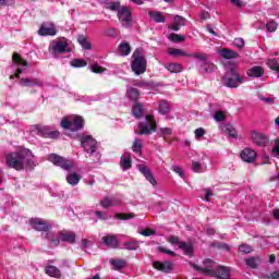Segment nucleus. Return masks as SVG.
<instances>
[{"label":"nucleus","mask_w":279,"mask_h":279,"mask_svg":"<svg viewBox=\"0 0 279 279\" xmlns=\"http://www.w3.org/2000/svg\"><path fill=\"white\" fill-rule=\"evenodd\" d=\"M7 165L16 171H33L36 167V156L27 148L11 153L7 156Z\"/></svg>","instance_id":"nucleus-1"},{"label":"nucleus","mask_w":279,"mask_h":279,"mask_svg":"<svg viewBox=\"0 0 279 279\" xmlns=\"http://www.w3.org/2000/svg\"><path fill=\"white\" fill-rule=\"evenodd\" d=\"M61 128L77 132V130L84 128V118L81 116H66L61 120Z\"/></svg>","instance_id":"nucleus-2"},{"label":"nucleus","mask_w":279,"mask_h":279,"mask_svg":"<svg viewBox=\"0 0 279 279\" xmlns=\"http://www.w3.org/2000/svg\"><path fill=\"white\" fill-rule=\"evenodd\" d=\"M131 69L134 71L135 75H143V73L147 71V61L145 60V57H143L141 49L134 51Z\"/></svg>","instance_id":"nucleus-3"},{"label":"nucleus","mask_w":279,"mask_h":279,"mask_svg":"<svg viewBox=\"0 0 279 279\" xmlns=\"http://www.w3.org/2000/svg\"><path fill=\"white\" fill-rule=\"evenodd\" d=\"M157 128L158 125L156 124V120H154V116H146L145 121L138 124V131H135V134L140 136L149 135L156 132Z\"/></svg>","instance_id":"nucleus-4"},{"label":"nucleus","mask_w":279,"mask_h":279,"mask_svg":"<svg viewBox=\"0 0 279 279\" xmlns=\"http://www.w3.org/2000/svg\"><path fill=\"white\" fill-rule=\"evenodd\" d=\"M13 62L14 64L9 68L10 71L14 72L10 75V80L19 78V75L27 69V61L23 60L19 53L13 54Z\"/></svg>","instance_id":"nucleus-5"},{"label":"nucleus","mask_w":279,"mask_h":279,"mask_svg":"<svg viewBox=\"0 0 279 279\" xmlns=\"http://www.w3.org/2000/svg\"><path fill=\"white\" fill-rule=\"evenodd\" d=\"M47 160L52 162V165H56V167H61V169H64L65 171H69V169H73V167H75L73 160L64 159V157H60V155L57 154L48 155Z\"/></svg>","instance_id":"nucleus-6"},{"label":"nucleus","mask_w":279,"mask_h":279,"mask_svg":"<svg viewBox=\"0 0 279 279\" xmlns=\"http://www.w3.org/2000/svg\"><path fill=\"white\" fill-rule=\"evenodd\" d=\"M168 243L171 245H178L179 250L185 254V256H193V244L186 242H180V238L172 235L168 238Z\"/></svg>","instance_id":"nucleus-7"},{"label":"nucleus","mask_w":279,"mask_h":279,"mask_svg":"<svg viewBox=\"0 0 279 279\" xmlns=\"http://www.w3.org/2000/svg\"><path fill=\"white\" fill-rule=\"evenodd\" d=\"M81 145L84 151L89 154V156H93V154L97 151V141H95V138H93L90 135H83L81 137Z\"/></svg>","instance_id":"nucleus-8"},{"label":"nucleus","mask_w":279,"mask_h":279,"mask_svg":"<svg viewBox=\"0 0 279 279\" xmlns=\"http://www.w3.org/2000/svg\"><path fill=\"white\" fill-rule=\"evenodd\" d=\"M118 19L123 27L132 26V12L128 7H121L118 11Z\"/></svg>","instance_id":"nucleus-9"},{"label":"nucleus","mask_w":279,"mask_h":279,"mask_svg":"<svg viewBox=\"0 0 279 279\" xmlns=\"http://www.w3.org/2000/svg\"><path fill=\"white\" fill-rule=\"evenodd\" d=\"M189 58H195L196 60L204 62L203 69L205 71V73H213V71L217 70V66H215V64L207 62L208 54H206L204 52H196V53L190 54Z\"/></svg>","instance_id":"nucleus-10"},{"label":"nucleus","mask_w":279,"mask_h":279,"mask_svg":"<svg viewBox=\"0 0 279 279\" xmlns=\"http://www.w3.org/2000/svg\"><path fill=\"white\" fill-rule=\"evenodd\" d=\"M203 267H199L195 264H191V267L193 269H196V271H201L202 274H206V276H215V262L213 259H206L203 262Z\"/></svg>","instance_id":"nucleus-11"},{"label":"nucleus","mask_w":279,"mask_h":279,"mask_svg":"<svg viewBox=\"0 0 279 279\" xmlns=\"http://www.w3.org/2000/svg\"><path fill=\"white\" fill-rule=\"evenodd\" d=\"M28 223L33 230H37L38 232H47V230L51 229V225L41 218H32Z\"/></svg>","instance_id":"nucleus-12"},{"label":"nucleus","mask_w":279,"mask_h":279,"mask_svg":"<svg viewBox=\"0 0 279 279\" xmlns=\"http://www.w3.org/2000/svg\"><path fill=\"white\" fill-rule=\"evenodd\" d=\"M231 75L233 78H230V77L225 78V86H227V88H239V85L245 82V80L241 77L239 75V72H236L235 70L231 71Z\"/></svg>","instance_id":"nucleus-13"},{"label":"nucleus","mask_w":279,"mask_h":279,"mask_svg":"<svg viewBox=\"0 0 279 279\" xmlns=\"http://www.w3.org/2000/svg\"><path fill=\"white\" fill-rule=\"evenodd\" d=\"M56 34H58V28L53 22L44 23L38 29L39 36H56Z\"/></svg>","instance_id":"nucleus-14"},{"label":"nucleus","mask_w":279,"mask_h":279,"mask_svg":"<svg viewBox=\"0 0 279 279\" xmlns=\"http://www.w3.org/2000/svg\"><path fill=\"white\" fill-rule=\"evenodd\" d=\"M66 47H69L66 40H53L49 46V51L53 56H58V53L66 52Z\"/></svg>","instance_id":"nucleus-15"},{"label":"nucleus","mask_w":279,"mask_h":279,"mask_svg":"<svg viewBox=\"0 0 279 279\" xmlns=\"http://www.w3.org/2000/svg\"><path fill=\"white\" fill-rule=\"evenodd\" d=\"M251 138L258 147H265L269 143V137L256 131L251 133Z\"/></svg>","instance_id":"nucleus-16"},{"label":"nucleus","mask_w":279,"mask_h":279,"mask_svg":"<svg viewBox=\"0 0 279 279\" xmlns=\"http://www.w3.org/2000/svg\"><path fill=\"white\" fill-rule=\"evenodd\" d=\"M138 169L141 173L144 175V178L151 184V186H156L158 184V181H156V178H154V174L151 173V170L147 168L145 165H140Z\"/></svg>","instance_id":"nucleus-17"},{"label":"nucleus","mask_w":279,"mask_h":279,"mask_svg":"<svg viewBox=\"0 0 279 279\" xmlns=\"http://www.w3.org/2000/svg\"><path fill=\"white\" fill-rule=\"evenodd\" d=\"M153 267L157 269V271H162L163 274H169L171 269H173V264L169 260L166 262H154Z\"/></svg>","instance_id":"nucleus-18"},{"label":"nucleus","mask_w":279,"mask_h":279,"mask_svg":"<svg viewBox=\"0 0 279 279\" xmlns=\"http://www.w3.org/2000/svg\"><path fill=\"white\" fill-rule=\"evenodd\" d=\"M121 205V198L119 197H105L100 201V206L102 208H110L112 206H119Z\"/></svg>","instance_id":"nucleus-19"},{"label":"nucleus","mask_w":279,"mask_h":279,"mask_svg":"<svg viewBox=\"0 0 279 279\" xmlns=\"http://www.w3.org/2000/svg\"><path fill=\"white\" fill-rule=\"evenodd\" d=\"M241 159L244 162H254L256 160V151L252 148H244L241 153Z\"/></svg>","instance_id":"nucleus-20"},{"label":"nucleus","mask_w":279,"mask_h":279,"mask_svg":"<svg viewBox=\"0 0 279 279\" xmlns=\"http://www.w3.org/2000/svg\"><path fill=\"white\" fill-rule=\"evenodd\" d=\"M120 167L123 171L132 169V155H130V153H124L121 156Z\"/></svg>","instance_id":"nucleus-21"},{"label":"nucleus","mask_w":279,"mask_h":279,"mask_svg":"<svg viewBox=\"0 0 279 279\" xmlns=\"http://www.w3.org/2000/svg\"><path fill=\"white\" fill-rule=\"evenodd\" d=\"M218 53L225 60H234V59L239 58V53L236 51L230 50L227 48L218 50Z\"/></svg>","instance_id":"nucleus-22"},{"label":"nucleus","mask_w":279,"mask_h":279,"mask_svg":"<svg viewBox=\"0 0 279 279\" xmlns=\"http://www.w3.org/2000/svg\"><path fill=\"white\" fill-rule=\"evenodd\" d=\"M102 242L107 247H119V239H117V235H105L102 236Z\"/></svg>","instance_id":"nucleus-23"},{"label":"nucleus","mask_w":279,"mask_h":279,"mask_svg":"<svg viewBox=\"0 0 279 279\" xmlns=\"http://www.w3.org/2000/svg\"><path fill=\"white\" fill-rule=\"evenodd\" d=\"M246 74L248 75V77H263V75L265 74V69H263V66L255 65L248 69Z\"/></svg>","instance_id":"nucleus-24"},{"label":"nucleus","mask_w":279,"mask_h":279,"mask_svg":"<svg viewBox=\"0 0 279 279\" xmlns=\"http://www.w3.org/2000/svg\"><path fill=\"white\" fill-rule=\"evenodd\" d=\"M20 86H43V81L39 78H22L20 80Z\"/></svg>","instance_id":"nucleus-25"},{"label":"nucleus","mask_w":279,"mask_h":279,"mask_svg":"<svg viewBox=\"0 0 279 279\" xmlns=\"http://www.w3.org/2000/svg\"><path fill=\"white\" fill-rule=\"evenodd\" d=\"M184 25H186V19H184L180 15H175L173 23L171 25V29H173L174 32H179V29L181 27H184Z\"/></svg>","instance_id":"nucleus-26"},{"label":"nucleus","mask_w":279,"mask_h":279,"mask_svg":"<svg viewBox=\"0 0 279 279\" xmlns=\"http://www.w3.org/2000/svg\"><path fill=\"white\" fill-rule=\"evenodd\" d=\"M60 240L65 243H75V234L71 231L59 232Z\"/></svg>","instance_id":"nucleus-27"},{"label":"nucleus","mask_w":279,"mask_h":279,"mask_svg":"<svg viewBox=\"0 0 279 279\" xmlns=\"http://www.w3.org/2000/svg\"><path fill=\"white\" fill-rule=\"evenodd\" d=\"M45 271L50 278H62V272L56 266H46Z\"/></svg>","instance_id":"nucleus-28"},{"label":"nucleus","mask_w":279,"mask_h":279,"mask_svg":"<svg viewBox=\"0 0 279 279\" xmlns=\"http://www.w3.org/2000/svg\"><path fill=\"white\" fill-rule=\"evenodd\" d=\"M118 53L120 56H130V53H132V47H130V44L128 41H122L119 45Z\"/></svg>","instance_id":"nucleus-29"},{"label":"nucleus","mask_w":279,"mask_h":279,"mask_svg":"<svg viewBox=\"0 0 279 279\" xmlns=\"http://www.w3.org/2000/svg\"><path fill=\"white\" fill-rule=\"evenodd\" d=\"M215 276H218L220 279H228L230 278V268L225 266H219L215 271Z\"/></svg>","instance_id":"nucleus-30"},{"label":"nucleus","mask_w":279,"mask_h":279,"mask_svg":"<svg viewBox=\"0 0 279 279\" xmlns=\"http://www.w3.org/2000/svg\"><path fill=\"white\" fill-rule=\"evenodd\" d=\"M165 69L169 71V73H182V64L180 63H166Z\"/></svg>","instance_id":"nucleus-31"},{"label":"nucleus","mask_w":279,"mask_h":279,"mask_svg":"<svg viewBox=\"0 0 279 279\" xmlns=\"http://www.w3.org/2000/svg\"><path fill=\"white\" fill-rule=\"evenodd\" d=\"M80 180H82V177L75 172L66 175V182L68 184H71V186H77V184H80Z\"/></svg>","instance_id":"nucleus-32"},{"label":"nucleus","mask_w":279,"mask_h":279,"mask_svg":"<svg viewBox=\"0 0 279 279\" xmlns=\"http://www.w3.org/2000/svg\"><path fill=\"white\" fill-rule=\"evenodd\" d=\"M169 56H173L174 58L185 57L189 58L191 54L186 53V51L178 48H169L168 49Z\"/></svg>","instance_id":"nucleus-33"},{"label":"nucleus","mask_w":279,"mask_h":279,"mask_svg":"<svg viewBox=\"0 0 279 279\" xmlns=\"http://www.w3.org/2000/svg\"><path fill=\"white\" fill-rule=\"evenodd\" d=\"M126 97H129V99H131L132 101H138V97H141V93L138 92V89L134 87H129L126 89Z\"/></svg>","instance_id":"nucleus-34"},{"label":"nucleus","mask_w":279,"mask_h":279,"mask_svg":"<svg viewBox=\"0 0 279 279\" xmlns=\"http://www.w3.org/2000/svg\"><path fill=\"white\" fill-rule=\"evenodd\" d=\"M46 239H48V241H50L51 245H60V233L56 234L53 232H48L46 233Z\"/></svg>","instance_id":"nucleus-35"},{"label":"nucleus","mask_w":279,"mask_h":279,"mask_svg":"<svg viewBox=\"0 0 279 279\" xmlns=\"http://www.w3.org/2000/svg\"><path fill=\"white\" fill-rule=\"evenodd\" d=\"M132 150L134 151V154H137V156H141L143 154V141H141L140 138H135Z\"/></svg>","instance_id":"nucleus-36"},{"label":"nucleus","mask_w":279,"mask_h":279,"mask_svg":"<svg viewBox=\"0 0 279 279\" xmlns=\"http://www.w3.org/2000/svg\"><path fill=\"white\" fill-rule=\"evenodd\" d=\"M106 5L107 9L111 10L112 12H119V10H121V2H119V0H108Z\"/></svg>","instance_id":"nucleus-37"},{"label":"nucleus","mask_w":279,"mask_h":279,"mask_svg":"<svg viewBox=\"0 0 279 279\" xmlns=\"http://www.w3.org/2000/svg\"><path fill=\"white\" fill-rule=\"evenodd\" d=\"M148 15L153 21H155V23H165V16H162V13L158 11H149Z\"/></svg>","instance_id":"nucleus-38"},{"label":"nucleus","mask_w":279,"mask_h":279,"mask_svg":"<svg viewBox=\"0 0 279 279\" xmlns=\"http://www.w3.org/2000/svg\"><path fill=\"white\" fill-rule=\"evenodd\" d=\"M132 113L135 119H141L143 117V106L141 104H135L132 108Z\"/></svg>","instance_id":"nucleus-39"},{"label":"nucleus","mask_w":279,"mask_h":279,"mask_svg":"<svg viewBox=\"0 0 279 279\" xmlns=\"http://www.w3.org/2000/svg\"><path fill=\"white\" fill-rule=\"evenodd\" d=\"M170 110H171V107L169 106V102H167L166 100H161L159 102L160 114H169Z\"/></svg>","instance_id":"nucleus-40"},{"label":"nucleus","mask_w":279,"mask_h":279,"mask_svg":"<svg viewBox=\"0 0 279 279\" xmlns=\"http://www.w3.org/2000/svg\"><path fill=\"white\" fill-rule=\"evenodd\" d=\"M77 43L83 47L84 49H90V41H88V38H86L84 35H81L77 37Z\"/></svg>","instance_id":"nucleus-41"},{"label":"nucleus","mask_w":279,"mask_h":279,"mask_svg":"<svg viewBox=\"0 0 279 279\" xmlns=\"http://www.w3.org/2000/svg\"><path fill=\"white\" fill-rule=\"evenodd\" d=\"M259 264H260V258L258 257H251L246 259L247 267H251L252 269H256V267H258Z\"/></svg>","instance_id":"nucleus-42"},{"label":"nucleus","mask_w":279,"mask_h":279,"mask_svg":"<svg viewBox=\"0 0 279 279\" xmlns=\"http://www.w3.org/2000/svg\"><path fill=\"white\" fill-rule=\"evenodd\" d=\"M71 66H73L74 69H82L84 66H86V61L83 60V59H73L71 62H70Z\"/></svg>","instance_id":"nucleus-43"},{"label":"nucleus","mask_w":279,"mask_h":279,"mask_svg":"<svg viewBox=\"0 0 279 279\" xmlns=\"http://www.w3.org/2000/svg\"><path fill=\"white\" fill-rule=\"evenodd\" d=\"M110 264L112 265L113 269H123L125 267V260L123 259H112Z\"/></svg>","instance_id":"nucleus-44"},{"label":"nucleus","mask_w":279,"mask_h":279,"mask_svg":"<svg viewBox=\"0 0 279 279\" xmlns=\"http://www.w3.org/2000/svg\"><path fill=\"white\" fill-rule=\"evenodd\" d=\"M169 40L172 43H183L186 38L183 35H178V34H170L168 36Z\"/></svg>","instance_id":"nucleus-45"},{"label":"nucleus","mask_w":279,"mask_h":279,"mask_svg":"<svg viewBox=\"0 0 279 279\" xmlns=\"http://www.w3.org/2000/svg\"><path fill=\"white\" fill-rule=\"evenodd\" d=\"M138 247V241H129L124 243V250L134 251Z\"/></svg>","instance_id":"nucleus-46"},{"label":"nucleus","mask_w":279,"mask_h":279,"mask_svg":"<svg viewBox=\"0 0 279 279\" xmlns=\"http://www.w3.org/2000/svg\"><path fill=\"white\" fill-rule=\"evenodd\" d=\"M267 65L269 66V69H271L272 71H276L277 73H279V64L278 61L276 59H269L267 61Z\"/></svg>","instance_id":"nucleus-47"},{"label":"nucleus","mask_w":279,"mask_h":279,"mask_svg":"<svg viewBox=\"0 0 279 279\" xmlns=\"http://www.w3.org/2000/svg\"><path fill=\"white\" fill-rule=\"evenodd\" d=\"M226 132H227V134H229V136L231 138H236V136H238L236 129H234V126H232L230 124L226 125Z\"/></svg>","instance_id":"nucleus-48"},{"label":"nucleus","mask_w":279,"mask_h":279,"mask_svg":"<svg viewBox=\"0 0 279 279\" xmlns=\"http://www.w3.org/2000/svg\"><path fill=\"white\" fill-rule=\"evenodd\" d=\"M253 251L254 248L248 244H242L239 246V252H241L242 254H251V252Z\"/></svg>","instance_id":"nucleus-49"},{"label":"nucleus","mask_w":279,"mask_h":279,"mask_svg":"<svg viewBox=\"0 0 279 279\" xmlns=\"http://www.w3.org/2000/svg\"><path fill=\"white\" fill-rule=\"evenodd\" d=\"M135 215L134 214H116V219L125 221L128 219H134Z\"/></svg>","instance_id":"nucleus-50"},{"label":"nucleus","mask_w":279,"mask_h":279,"mask_svg":"<svg viewBox=\"0 0 279 279\" xmlns=\"http://www.w3.org/2000/svg\"><path fill=\"white\" fill-rule=\"evenodd\" d=\"M214 119L218 122L226 121V113L223 111H216L214 113Z\"/></svg>","instance_id":"nucleus-51"},{"label":"nucleus","mask_w":279,"mask_h":279,"mask_svg":"<svg viewBox=\"0 0 279 279\" xmlns=\"http://www.w3.org/2000/svg\"><path fill=\"white\" fill-rule=\"evenodd\" d=\"M192 171H194V173H202L203 166L198 161H192Z\"/></svg>","instance_id":"nucleus-52"},{"label":"nucleus","mask_w":279,"mask_h":279,"mask_svg":"<svg viewBox=\"0 0 279 279\" xmlns=\"http://www.w3.org/2000/svg\"><path fill=\"white\" fill-rule=\"evenodd\" d=\"M160 136H171L173 134V130L171 128H161L159 129Z\"/></svg>","instance_id":"nucleus-53"},{"label":"nucleus","mask_w":279,"mask_h":279,"mask_svg":"<svg viewBox=\"0 0 279 279\" xmlns=\"http://www.w3.org/2000/svg\"><path fill=\"white\" fill-rule=\"evenodd\" d=\"M266 28L268 32H276V29H278V23H276V21H269L266 24Z\"/></svg>","instance_id":"nucleus-54"},{"label":"nucleus","mask_w":279,"mask_h":279,"mask_svg":"<svg viewBox=\"0 0 279 279\" xmlns=\"http://www.w3.org/2000/svg\"><path fill=\"white\" fill-rule=\"evenodd\" d=\"M106 69L102 68L101 65L95 63L92 65V72L93 73H105Z\"/></svg>","instance_id":"nucleus-55"},{"label":"nucleus","mask_w":279,"mask_h":279,"mask_svg":"<svg viewBox=\"0 0 279 279\" xmlns=\"http://www.w3.org/2000/svg\"><path fill=\"white\" fill-rule=\"evenodd\" d=\"M172 171L179 175V178H184V170L180 166H172Z\"/></svg>","instance_id":"nucleus-56"},{"label":"nucleus","mask_w":279,"mask_h":279,"mask_svg":"<svg viewBox=\"0 0 279 279\" xmlns=\"http://www.w3.org/2000/svg\"><path fill=\"white\" fill-rule=\"evenodd\" d=\"M233 45L238 47V49H243V47H245V40H243V38H235Z\"/></svg>","instance_id":"nucleus-57"},{"label":"nucleus","mask_w":279,"mask_h":279,"mask_svg":"<svg viewBox=\"0 0 279 279\" xmlns=\"http://www.w3.org/2000/svg\"><path fill=\"white\" fill-rule=\"evenodd\" d=\"M194 134H195V138L199 141V138H202V136L206 134V131L203 128H198L194 131Z\"/></svg>","instance_id":"nucleus-58"},{"label":"nucleus","mask_w":279,"mask_h":279,"mask_svg":"<svg viewBox=\"0 0 279 279\" xmlns=\"http://www.w3.org/2000/svg\"><path fill=\"white\" fill-rule=\"evenodd\" d=\"M143 236H154L156 234V231L153 229H144L143 231L140 232Z\"/></svg>","instance_id":"nucleus-59"},{"label":"nucleus","mask_w":279,"mask_h":279,"mask_svg":"<svg viewBox=\"0 0 279 279\" xmlns=\"http://www.w3.org/2000/svg\"><path fill=\"white\" fill-rule=\"evenodd\" d=\"M272 156H275V158H279V138L275 142V146L272 148Z\"/></svg>","instance_id":"nucleus-60"},{"label":"nucleus","mask_w":279,"mask_h":279,"mask_svg":"<svg viewBox=\"0 0 279 279\" xmlns=\"http://www.w3.org/2000/svg\"><path fill=\"white\" fill-rule=\"evenodd\" d=\"M159 252H162L163 254H168V256H175V252L171 250L165 248V246H159Z\"/></svg>","instance_id":"nucleus-61"},{"label":"nucleus","mask_w":279,"mask_h":279,"mask_svg":"<svg viewBox=\"0 0 279 279\" xmlns=\"http://www.w3.org/2000/svg\"><path fill=\"white\" fill-rule=\"evenodd\" d=\"M204 193H205L204 202H210V196L213 195V191L205 189Z\"/></svg>","instance_id":"nucleus-62"},{"label":"nucleus","mask_w":279,"mask_h":279,"mask_svg":"<svg viewBox=\"0 0 279 279\" xmlns=\"http://www.w3.org/2000/svg\"><path fill=\"white\" fill-rule=\"evenodd\" d=\"M95 215H96L97 219H108V215H106V213H104V211L96 210Z\"/></svg>","instance_id":"nucleus-63"},{"label":"nucleus","mask_w":279,"mask_h":279,"mask_svg":"<svg viewBox=\"0 0 279 279\" xmlns=\"http://www.w3.org/2000/svg\"><path fill=\"white\" fill-rule=\"evenodd\" d=\"M199 17L202 21H206V20L210 19V13H208V11H202L199 14Z\"/></svg>","instance_id":"nucleus-64"}]
</instances>
